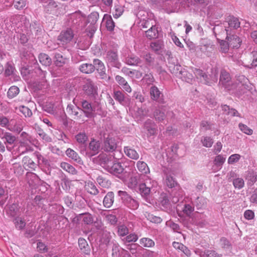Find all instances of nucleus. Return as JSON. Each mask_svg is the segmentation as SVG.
Listing matches in <instances>:
<instances>
[{"label": "nucleus", "mask_w": 257, "mask_h": 257, "mask_svg": "<svg viewBox=\"0 0 257 257\" xmlns=\"http://www.w3.org/2000/svg\"><path fill=\"white\" fill-rule=\"evenodd\" d=\"M17 142L25 148L22 153H25L30 150V147L29 144L31 143L32 138L26 132L23 131V128L21 127H17Z\"/></svg>", "instance_id": "obj_1"}, {"label": "nucleus", "mask_w": 257, "mask_h": 257, "mask_svg": "<svg viewBox=\"0 0 257 257\" xmlns=\"http://www.w3.org/2000/svg\"><path fill=\"white\" fill-rule=\"evenodd\" d=\"M117 194L120 197L123 203L127 207L132 210H136L139 207V202L133 198L126 192L118 191Z\"/></svg>", "instance_id": "obj_2"}, {"label": "nucleus", "mask_w": 257, "mask_h": 257, "mask_svg": "<svg viewBox=\"0 0 257 257\" xmlns=\"http://www.w3.org/2000/svg\"><path fill=\"white\" fill-rule=\"evenodd\" d=\"M99 18V14L96 12H93L88 15L87 20V23L90 24L89 25L86 29V32L89 33L88 35L90 37L93 36V34L95 32L97 29V27L95 24Z\"/></svg>", "instance_id": "obj_3"}, {"label": "nucleus", "mask_w": 257, "mask_h": 257, "mask_svg": "<svg viewBox=\"0 0 257 257\" xmlns=\"http://www.w3.org/2000/svg\"><path fill=\"white\" fill-rule=\"evenodd\" d=\"M112 159L104 153H101L98 156L93 158V162L101 166L106 170L109 165H111Z\"/></svg>", "instance_id": "obj_4"}, {"label": "nucleus", "mask_w": 257, "mask_h": 257, "mask_svg": "<svg viewBox=\"0 0 257 257\" xmlns=\"http://www.w3.org/2000/svg\"><path fill=\"white\" fill-rule=\"evenodd\" d=\"M117 147V144L115 138L112 137L104 138L102 145V150L107 153H112L115 151Z\"/></svg>", "instance_id": "obj_5"}, {"label": "nucleus", "mask_w": 257, "mask_h": 257, "mask_svg": "<svg viewBox=\"0 0 257 257\" xmlns=\"http://www.w3.org/2000/svg\"><path fill=\"white\" fill-rule=\"evenodd\" d=\"M117 51L115 50H109L106 52V60L111 66L120 68L121 63L118 61Z\"/></svg>", "instance_id": "obj_6"}, {"label": "nucleus", "mask_w": 257, "mask_h": 257, "mask_svg": "<svg viewBox=\"0 0 257 257\" xmlns=\"http://www.w3.org/2000/svg\"><path fill=\"white\" fill-rule=\"evenodd\" d=\"M5 138L6 141L7 149L9 151L12 153L13 156V158L15 159L16 158L15 155L16 154V152L15 150V148L16 146V137L11 133H7L5 135Z\"/></svg>", "instance_id": "obj_7"}, {"label": "nucleus", "mask_w": 257, "mask_h": 257, "mask_svg": "<svg viewBox=\"0 0 257 257\" xmlns=\"http://www.w3.org/2000/svg\"><path fill=\"white\" fill-rule=\"evenodd\" d=\"M106 171L119 178L121 177V175L125 171L124 167L120 163L115 162L113 160L111 161V165H109L107 168Z\"/></svg>", "instance_id": "obj_8"}, {"label": "nucleus", "mask_w": 257, "mask_h": 257, "mask_svg": "<svg viewBox=\"0 0 257 257\" xmlns=\"http://www.w3.org/2000/svg\"><path fill=\"white\" fill-rule=\"evenodd\" d=\"M17 29H19L18 33H21V32H24L27 34L30 25L26 17L24 16L17 14Z\"/></svg>", "instance_id": "obj_9"}, {"label": "nucleus", "mask_w": 257, "mask_h": 257, "mask_svg": "<svg viewBox=\"0 0 257 257\" xmlns=\"http://www.w3.org/2000/svg\"><path fill=\"white\" fill-rule=\"evenodd\" d=\"M81 104L82 107L81 110H82L83 114H84L87 118H93L95 116L94 112L96 110V108L94 106H92L90 103L85 100H82Z\"/></svg>", "instance_id": "obj_10"}, {"label": "nucleus", "mask_w": 257, "mask_h": 257, "mask_svg": "<svg viewBox=\"0 0 257 257\" xmlns=\"http://www.w3.org/2000/svg\"><path fill=\"white\" fill-rule=\"evenodd\" d=\"M219 84L227 90L232 89V82L230 74L225 70H222L221 72Z\"/></svg>", "instance_id": "obj_11"}, {"label": "nucleus", "mask_w": 257, "mask_h": 257, "mask_svg": "<svg viewBox=\"0 0 257 257\" xmlns=\"http://www.w3.org/2000/svg\"><path fill=\"white\" fill-rule=\"evenodd\" d=\"M225 30L227 34L226 39L227 40L229 47L232 48H239L241 43V41L239 37L234 34L228 33V29H225Z\"/></svg>", "instance_id": "obj_12"}, {"label": "nucleus", "mask_w": 257, "mask_h": 257, "mask_svg": "<svg viewBox=\"0 0 257 257\" xmlns=\"http://www.w3.org/2000/svg\"><path fill=\"white\" fill-rule=\"evenodd\" d=\"M66 111L74 119L80 118L83 115V112L81 109L76 105L68 104L66 108Z\"/></svg>", "instance_id": "obj_13"}, {"label": "nucleus", "mask_w": 257, "mask_h": 257, "mask_svg": "<svg viewBox=\"0 0 257 257\" xmlns=\"http://www.w3.org/2000/svg\"><path fill=\"white\" fill-rule=\"evenodd\" d=\"M150 94L152 100L160 103H164V101L163 98V94L157 86L153 85L151 87L150 89Z\"/></svg>", "instance_id": "obj_14"}, {"label": "nucleus", "mask_w": 257, "mask_h": 257, "mask_svg": "<svg viewBox=\"0 0 257 257\" xmlns=\"http://www.w3.org/2000/svg\"><path fill=\"white\" fill-rule=\"evenodd\" d=\"M22 164L24 168L26 170L29 169L35 170L37 166V163L34 160V157H32V153L23 158Z\"/></svg>", "instance_id": "obj_15"}, {"label": "nucleus", "mask_w": 257, "mask_h": 257, "mask_svg": "<svg viewBox=\"0 0 257 257\" xmlns=\"http://www.w3.org/2000/svg\"><path fill=\"white\" fill-rule=\"evenodd\" d=\"M74 34L71 29H67L65 31L61 32L58 38V40L60 41L62 44L69 42L73 38Z\"/></svg>", "instance_id": "obj_16"}, {"label": "nucleus", "mask_w": 257, "mask_h": 257, "mask_svg": "<svg viewBox=\"0 0 257 257\" xmlns=\"http://www.w3.org/2000/svg\"><path fill=\"white\" fill-rule=\"evenodd\" d=\"M97 87L90 79H87L83 86V90L88 95H94L96 93Z\"/></svg>", "instance_id": "obj_17"}, {"label": "nucleus", "mask_w": 257, "mask_h": 257, "mask_svg": "<svg viewBox=\"0 0 257 257\" xmlns=\"http://www.w3.org/2000/svg\"><path fill=\"white\" fill-rule=\"evenodd\" d=\"M177 77L181 79L183 81L189 83H192L194 80L193 76L191 73L184 69L180 70L176 73Z\"/></svg>", "instance_id": "obj_18"}, {"label": "nucleus", "mask_w": 257, "mask_h": 257, "mask_svg": "<svg viewBox=\"0 0 257 257\" xmlns=\"http://www.w3.org/2000/svg\"><path fill=\"white\" fill-rule=\"evenodd\" d=\"M78 244L79 250L85 255H89L91 252V247L87 241L82 237L78 239Z\"/></svg>", "instance_id": "obj_19"}, {"label": "nucleus", "mask_w": 257, "mask_h": 257, "mask_svg": "<svg viewBox=\"0 0 257 257\" xmlns=\"http://www.w3.org/2000/svg\"><path fill=\"white\" fill-rule=\"evenodd\" d=\"M144 126L150 135L153 136L157 134V125L152 119H147L144 123Z\"/></svg>", "instance_id": "obj_20"}, {"label": "nucleus", "mask_w": 257, "mask_h": 257, "mask_svg": "<svg viewBox=\"0 0 257 257\" xmlns=\"http://www.w3.org/2000/svg\"><path fill=\"white\" fill-rule=\"evenodd\" d=\"M88 147L90 153L92 154V157H93L98 153L100 147V143L99 141H96L94 139H91Z\"/></svg>", "instance_id": "obj_21"}, {"label": "nucleus", "mask_w": 257, "mask_h": 257, "mask_svg": "<svg viewBox=\"0 0 257 257\" xmlns=\"http://www.w3.org/2000/svg\"><path fill=\"white\" fill-rule=\"evenodd\" d=\"M153 116L156 121L162 122L166 117L163 107L161 106L156 108L154 111Z\"/></svg>", "instance_id": "obj_22"}, {"label": "nucleus", "mask_w": 257, "mask_h": 257, "mask_svg": "<svg viewBox=\"0 0 257 257\" xmlns=\"http://www.w3.org/2000/svg\"><path fill=\"white\" fill-rule=\"evenodd\" d=\"M150 47L156 54H160L164 48V42L162 40L154 41L150 43Z\"/></svg>", "instance_id": "obj_23"}, {"label": "nucleus", "mask_w": 257, "mask_h": 257, "mask_svg": "<svg viewBox=\"0 0 257 257\" xmlns=\"http://www.w3.org/2000/svg\"><path fill=\"white\" fill-rule=\"evenodd\" d=\"M139 192L141 196L146 199L148 202H150V195L151 191L149 187H146L145 183H141L139 187Z\"/></svg>", "instance_id": "obj_24"}, {"label": "nucleus", "mask_w": 257, "mask_h": 257, "mask_svg": "<svg viewBox=\"0 0 257 257\" xmlns=\"http://www.w3.org/2000/svg\"><path fill=\"white\" fill-rule=\"evenodd\" d=\"M114 195L113 192H108L104 197L103 201V205L106 208H110L114 202Z\"/></svg>", "instance_id": "obj_25"}, {"label": "nucleus", "mask_w": 257, "mask_h": 257, "mask_svg": "<svg viewBox=\"0 0 257 257\" xmlns=\"http://www.w3.org/2000/svg\"><path fill=\"white\" fill-rule=\"evenodd\" d=\"M245 179L248 186H252L257 180V174L253 171H249L246 175Z\"/></svg>", "instance_id": "obj_26"}, {"label": "nucleus", "mask_w": 257, "mask_h": 257, "mask_svg": "<svg viewBox=\"0 0 257 257\" xmlns=\"http://www.w3.org/2000/svg\"><path fill=\"white\" fill-rule=\"evenodd\" d=\"M206 204V199L203 196L197 197L193 202L194 206H195L198 210L205 208Z\"/></svg>", "instance_id": "obj_27"}, {"label": "nucleus", "mask_w": 257, "mask_h": 257, "mask_svg": "<svg viewBox=\"0 0 257 257\" xmlns=\"http://www.w3.org/2000/svg\"><path fill=\"white\" fill-rule=\"evenodd\" d=\"M222 110L227 115H230L232 116L241 117L238 112L234 108H230L227 105H221Z\"/></svg>", "instance_id": "obj_28"}, {"label": "nucleus", "mask_w": 257, "mask_h": 257, "mask_svg": "<svg viewBox=\"0 0 257 257\" xmlns=\"http://www.w3.org/2000/svg\"><path fill=\"white\" fill-rule=\"evenodd\" d=\"M66 155L77 163L82 164V161L78 154L73 150L69 148L66 151Z\"/></svg>", "instance_id": "obj_29"}, {"label": "nucleus", "mask_w": 257, "mask_h": 257, "mask_svg": "<svg viewBox=\"0 0 257 257\" xmlns=\"http://www.w3.org/2000/svg\"><path fill=\"white\" fill-rule=\"evenodd\" d=\"M26 178L29 185L31 186L35 185L39 181L38 176L32 172H27Z\"/></svg>", "instance_id": "obj_30"}, {"label": "nucleus", "mask_w": 257, "mask_h": 257, "mask_svg": "<svg viewBox=\"0 0 257 257\" xmlns=\"http://www.w3.org/2000/svg\"><path fill=\"white\" fill-rule=\"evenodd\" d=\"M146 37L149 39L157 38L158 37V30L155 26H152L151 28L145 31Z\"/></svg>", "instance_id": "obj_31"}, {"label": "nucleus", "mask_w": 257, "mask_h": 257, "mask_svg": "<svg viewBox=\"0 0 257 257\" xmlns=\"http://www.w3.org/2000/svg\"><path fill=\"white\" fill-rule=\"evenodd\" d=\"M79 70L82 73L90 74L94 71L95 66L92 64L84 63L80 66Z\"/></svg>", "instance_id": "obj_32"}, {"label": "nucleus", "mask_w": 257, "mask_h": 257, "mask_svg": "<svg viewBox=\"0 0 257 257\" xmlns=\"http://www.w3.org/2000/svg\"><path fill=\"white\" fill-rule=\"evenodd\" d=\"M45 10L50 13L52 10L57 7L56 3L54 0H41Z\"/></svg>", "instance_id": "obj_33"}, {"label": "nucleus", "mask_w": 257, "mask_h": 257, "mask_svg": "<svg viewBox=\"0 0 257 257\" xmlns=\"http://www.w3.org/2000/svg\"><path fill=\"white\" fill-rule=\"evenodd\" d=\"M40 62L44 66H50L52 63L51 58L45 53H41L39 56Z\"/></svg>", "instance_id": "obj_34"}, {"label": "nucleus", "mask_w": 257, "mask_h": 257, "mask_svg": "<svg viewBox=\"0 0 257 257\" xmlns=\"http://www.w3.org/2000/svg\"><path fill=\"white\" fill-rule=\"evenodd\" d=\"M60 167L64 170L66 172L73 174L75 175L77 173V170L74 168V167L71 165L66 163V162H62L60 164Z\"/></svg>", "instance_id": "obj_35"}, {"label": "nucleus", "mask_w": 257, "mask_h": 257, "mask_svg": "<svg viewBox=\"0 0 257 257\" xmlns=\"http://www.w3.org/2000/svg\"><path fill=\"white\" fill-rule=\"evenodd\" d=\"M228 25L229 28L236 29L240 27V22L237 18L233 16H229L228 18Z\"/></svg>", "instance_id": "obj_36"}, {"label": "nucleus", "mask_w": 257, "mask_h": 257, "mask_svg": "<svg viewBox=\"0 0 257 257\" xmlns=\"http://www.w3.org/2000/svg\"><path fill=\"white\" fill-rule=\"evenodd\" d=\"M66 59L59 53H56L54 56V63L57 66H62L66 62Z\"/></svg>", "instance_id": "obj_37"}, {"label": "nucleus", "mask_w": 257, "mask_h": 257, "mask_svg": "<svg viewBox=\"0 0 257 257\" xmlns=\"http://www.w3.org/2000/svg\"><path fill=\"white\" fill-rule=\"evenodd\" d=\"M124 151L125 155L131 159L137 160L139 158L138 153L135 150L132 149L128 147H124Z\"/></svg>", "instance_id": "obj_38"}, {"label": "nucleus", "mask_w": 257, "mask_h": 257, "mask_svg": "<svg viewBox=\"0 0 257 257\" xmlns=\"http://www.w3.org/2000/svg\"><path fill=\"white\" fill-rule=\"evenodd\" d=\"M141 62V59L136 56H128L125 58V62L130 65H137Z\"/></svg>", "instance_id": "obj_39"}, {"label": "nucleus", "mask_w": 257, "mask_h": 257, "mask_svg": "<svg viewBox=\"0 0 257 257\" xmlns=\"http://www.w3.org/2000/svg\"><path fill=\"white\" fill-rule=\"evenodd\" d=\"M79 218H82V221L85 224H90L93 222V217L91 214L89 213L80 214L78 215Z\"/></svg>", "instance_id": "obj_40"}, {"label": "nucleus", "mask_w": 257, "mask_h": 257, "mask_svg": "<svg viewBox=\"0 0 257 257\" xmlns=\"http://www.w3.org/2000/svg\"><path fill=\"white\" fill-rule=\"evenodd\" d=\"M200 80L201 82L206 85H211L212 84L215 82L217 80V78L216 76H214L213 77L210 78V76L205 73L203 76L202 77V79H200Z\"/></svg>", "instance_id": "obj_41"}, {"label": "nucleus", "mask_w": 257, "mask_h": 257, "mask_svg": "<svg viewBox=\"0 0 257 257\" xmlns=\"http://www.w3.org/2000/svg\"><path fill=\"white\" fill-rule=\"evenodd\" d=\"M75 139L80 145H83L86 144L88 137L85 133H80L75 136Z\"/></svg>", "instance_id": "obj_42"}, {"label": "nucleus", "mask_w": 257, "mask_h": 257, "mask_svg": "<svg viewBox=\"0 0 257 257\" xmlns=\"http://www.w3.org/2000/svg\"><path fill=\"white\" fill-rule=\"evenodd\" d=\"M137 166L139 171L142 174H147L149 172V169L147 164L143 161H138Z\"/></svg>", "instance_id": "obj_43"}, {"label": "nucleus", "mask_w": 257, "mask_h": 257, "mask_svg": "<svg viewBox=\"0 0 257 257\" xmlns=\"http://www.w3.org/2000/svg\"><path fill=\"white\" fill-rule=\"evenodd\" d=\"M114 99L117 100L120 104L122 105L125 104V98L124 94L120 91H116L114 92Z\"/></svg>", "instance_id": "obj_44"}, {"label": "nucleus", "mask_w": 257, "mask_h": 257, "mask_svg": "<svg viewBox=\"0 0 257 257\" xmlns=\"http://www.w3.org/2000/svg\"><path fill=\"white\" fill-rule=\"evenodd\" d=\"M104 19H106V27L107 30L112 31L114 27V23L110 16L105 15Z\"/></svg>", "instance_id": "obj_45"}, {"label": "nucleus", "mask_w": 257, "mask_h": 257, "mask_svg": "<svg viewBox=\"0 0 257 257\" xmlns=\"http://www.w3.org/2000/svg\"><path fill=\"white\" fill-rule=\"evenodd\" d=\"M166 173V180L165 182L167 186L170 188H172L174 187L177 185L176 181L174 180L172 176Z\"/></svg>", "instance_id": "obj_46"}, {"label": "nucleus", "mask_w": 257, "mask_h": 257, "mask_svg": "<svg viewBox=\"0 0 257 257\" xmlns=\"http://www.w3.org/2000/svg\"><path fill=\"white\" fill-rule=\"evenodd\" d=\"M96 181L103 187H108L110 185V182L102 176H98Z\"/></svg>", "instance_id": "obj_47"}, {"label": "nucleus", "mask_w": 257, "mask_h": 257, "mask_svg": "<svg viewBox=\"0 0 257 257\" xmlns=\"http://www.w3.org/2000/svg\"><path fill=\"white\" fill-rule=\"evenodd\" d=\"M140 244L144 247H151L155 245L154 241L149 238H143L140 240Z\"/></svg>", "instance_id": "obj_48"}, {"label": "nucleus", "mask_w": 257, "mask_h": 257, "mask_svg": "<svg viewBox=\"0 0 257 257\" xmlns=\"http://www.w3.org/2000/svg\"><path fill=\"white\" fill-rule=\"evenodd\" d=\"M36 131L38 135L45 142H51L52 141L51 137L46 134L40 127H38Z\"/></svg>", "instance_id": "obj_49"}, {"label": "nucleus", "mask_w": 257, "mask_h": 257, "mask_svg": "<svg viewBox=\"0 0 257 257\" xmlns=\"http://www.w3.org/2000/svg\"><path fill=\"white\" fill-rule=\"evenodd\" d=\"M237 80L244 88H249L250 84L249 80L244 75H239L237 77Z\"/></svg>", "instance_id": "obj_50"}, {"label": "nucleus", "mask_w": 257, "mask_h": 257, "mask_svg": "<svg viewBox=\"0 0 257 257\" xmlns=\"http://www.w3.org/2000/svg\"><path fill=\"white\" fill-rule=\"evenodd\" d=\"M79 150H80V153L81 154L85 155L86 156L88 157V158L92 157V154L90 153V152L88 150V148L87 147V144L80 145Z\"/></svg>", "instance_id": "obj_51"}, {"label": "nucleus", "mask_w": 257, "mask_h": 257, "mask_svg": "<svg viewBox=\"0 0 257 257\" xmlns=\"http://www.w3.org/2000/svg\"><path fill=\"white\" fill-rule=\"evenodd\" d=\"M15 70L14 65L11 62L7 63L6 68L5 71V74L6 76L11 75Z\"/></svg>", "instance_id": "obj_52"}, {"label": "nucleus", "mask_w": 257, "mask_h": 257, "mask_svg": "<svg viewBox=\"0 0 257 257\" xmlns=\"http://www.w3.org/2000/svg\"><path fill=\"white\" fill-rule=\"evenodd\" d=\"M121 250L123 248L119 247L116 244H113L112 248V257H121Z\"/></svg>", "instance_id": "obj_53"}, {"label": "nucleus", "mask_w": 257, "mask_h": 257, "mask_svg": "<svg viewBox=\"0 0 257 257\" xmlns=\"http://www.w3.org/2000/svg\"><path fill=\"white\" fill-rule=\"evenodd\" d=\"M19 110L25 117H30L32 115L31 110L25 106H20Z\"/></svg>", "instance_id": "obj_54"}, {"label": "nucleus", "mask_w": 257, "mask_h": 257, "mask_svg": "<svg viewBox=\"0 0 257 257\" xmlns=\"http://www.w3.org/2000/svg\"><path fill=\"white\" fill-rule=\"evenodd\" d=\"M238 127L242 132L246 135H251L253 133V131L251 129L242 123H239Z\"/></svg>", "instance_id": "obj_55"}, {"label": "nucleus", "mask_w": 257, "mask_h": 257, "mask_svg": "<svg viewBox=\"0 0 257 257\" xmlns=\"http://www.w3.org/2000/svg\"><path fill=\"white\" fill-rule=\"evenodd\" d=\"M220 244L222 248L225 249H229L231 246L229 240L225 237H222L220 239Z\"/></svg>", "instance_id": "obj_56"}, {"label": "nucleus", "mask_w": 257, "mask_h": 257, "mask_svg": "<svg viewBox=\"0 0 257 257\" xmlns=\"http://www.w3.org/2000/svg\"><path fill=\"white\" fill-rule=\"evenodd\" d=\"M159 199L160 202L163 207L167 208L169 206L170 202L166 194H161Z\"/></svg>", "instance_id": "obj_57"}, {"label": "nucleus", "mask_w": 257, "mask_h": 257, "mask_svg": "<svg viewBox=\"0 0 257 257\" xmlns=\"http://www.w3.org/2000/svg\"><path fill=\"white\" fill-rule=\"evenodd\" d=\"M138 239V236L135 233H132L122 239L124 243L126 242H135Z\"/></svg>", "instance_id": "obj_58"}, {"label": "nucleus", "mask_w": 257, "mask_h": 257, "mask_svg": "<svg viewBox=\"0 0 257 257\" xmlns=\"http://www.w3.org/2000/svg\"><path fill=\"white\" fill-rule=\"evenodd\" d=\"M118 234L120 236H124L128 233V228L124 225L118 226Z\"/></svg>", "instance_id": "obj_59"}, {"label": "nucleus", "mask_w": 257, "mask_h": 257, "mask_svg": "<svg viewBox=\"0 0 257 257\" xmlns=\"http://www.w3.org/2000/svg\"><path fill=\"white\" fill-rule=\"evenodd\" d=\"M201 257H219L214 250H205L201 254Z\"/></svg>", "instance_id": "obj_60"}, {"label": "nucleus", "mask_w": 257, "mask_h": 257, "mask_svg": "<svg viewBox=\"0 0 257 257\" xmlns=\"http://www.w3.org/2000/svg\"><path fill=\"white\" fill-rule=\"evenodd\" d=\"M143 80H145L149 85L152 84L155 81L154 77L151 72L146 73L143 76Z\"/></svg>", "instance_id": "obj_61"}, {"label": "nucleus", "mask_w": 257, "mask_h": 257, "mask_svg": "<svg viewBox=\"0 0 257 257\" xmlns=\"http://www.w3.org/2000/svg\"><path fill=\"white\" fill-rule=\"evenodd\" d=\"M233 184L235 188L241 189L244 186V180L242 178H236L233 180Z\"/></svg>", "instance_id": "obj_62"}, {"label": "nucleus", "mask_w": 257, "mask_h": 257, "mask_svg": "<svg viewBox=\"0 0 257 257\" xmlns=\"http://www.w3.org/2000/svg\"><path fill=\"white\" fill-rule=\"evenodd\" d=\"M220 46L221 51L225 53L228 52L229 47H230L227 41L224 40H222L220 42Z\"/></svg>", "instance_id": "obj_63"}, {"label": "nucleus", "mask_w": 257, "mask_h": 257, "mask_svg": "<svg viewBox=\"0 0 257 257\" xmlns=\"http://www.w3.org/2000/svg\"><path fill=\"white\" fill-rule=\"evenodd\" d=\"M28 66L23 67L21 69V73L24 79H27L28 75L30 74L31 70Z\"/></svg>", "instance_id": "obj_64"}]
</instances>
